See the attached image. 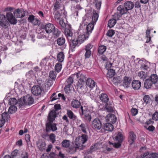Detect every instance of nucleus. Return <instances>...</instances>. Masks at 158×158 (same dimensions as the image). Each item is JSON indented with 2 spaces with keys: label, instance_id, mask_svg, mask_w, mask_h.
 <instances>
[{
  "label": "nucleus",
  "instance_id": "1",
  "mask_svg": "<svg viewBox=\"0 0 158 158\" xmlns=\"http://www.w3.org/2000/svg\"><path fill=\"white\" fill-rule=\"evenodd\" d=\"M76 77L78 79V84H77V89L79 90H81L83 93H85L87 91V86L85 85V81H86V79H85V76L80 73H77Z\"/></svg>",
  "mask_w": 158,
  "mask_h": 158
},
{
  "label": "nucleus",
  "instance_id": "2",
  "mask_svg": "<svg viewBox=\"0 0 158 158\" xmlns=\"http://www.w3.org/2000/svg\"><path fill=\"white\" fill-rule=\"evenodd\" d=\"M79 111L80 115H84L85 119L89 122H90L93 118L92 115L95 114L94 112L91 113L85 106H81Z\"/></svg>",
  "mask_w": 158,
  "mask_h": 158
},
{
  "label": "nucleus",
  "instance_id": "3",
  "mask_svg": "<svg viewBox=\"0 0 158 158\" xmlns=\"http://www.w3.org/2000/svg\"><path fill=\"white\" fill-rule=\"evenodd\" d=\"M123 136L122 133L120 132H118L116 134V135L114 138V140L117 141L118 143H112L109 141V143L110 144H112L113 146L115 148H120L121 145V143L123 142Z\"/></svg>",
  "mask_w": 158,
  "mask_h": 158
},
{
  "label": "nucleus",
  "instance_id": "4",
  "mask_svg": "<svg viewBox=\"0 0 158 158\" xmlns=\"http://www.w3.org/2000/svg\"><path fill=\"white\" fill-rule=\"evenodd\" d=\"M83 149V147L80 146L75 140L74 142L72 143L71 145L69 148L68 151L70 154H72L75 153L78 150H82Z\"/></svg>",
  "mask_w": 158,
  "mask_h": 158
},
{
  "label": "nucleus",
  "instance_id": "5",
  "mask_svg": "<svg viewBox=\"0 0 158 158\" xmlns=\"http://www.w3.org/2000/svg\"><path fill=\"white\" fill-rule=\"evenodd\" d=\"M32 94L36 96H41L43 94L44 90L42 87L39 85H34L31 89Z\"/></svg>",
  "mask_w": 158,
  "mask_h": 158
},
{
  "label": "nucleus",
  "instance_id": "6",
  "mask_svg": "<svg viewBox=\"0 0 158 158\" xmlns=\"http://www.w3.org/2000/svg\"><path fill=\"white\" fill-rule=\"evenodd\" d=\"M88 139V135L85 134H82L81 136L77 137L75 140L76 142H77L80 146L83 148L84 147L83 146V144L87 141Z\"/></svg>",
  "mask_w": 158,
  "mask_h": 158
},
{
  "label": "nucleus",
  "instance_id": "7",
  "mask_svg": "<svg viewBox=\"0 0 158 158\" xmlns=\"http://www.w3.org/2000/svg\"><path fill=\"white\" fill-rule=\"evenodd\" d=\"M73 81V79L71 76L67 79L66 82V85L64 88V90L66 93H69V91L72 90L73 89L72 84Z\"/></svg>",
  "mask_w": 158,
  "mask_h": 158
},
{
  "label": "nucleus",
  "instance_id": "8",
  "mask_svg": "<svg viewBox=\"0 0 158 158\" xmlns=\"http://www.w3.org/2000/svg\"><path fill=\"white\" fill-rule=\"evenodd\" d=\"M92 126L96 130H100L102 127V122L99 119L94 118L92 122Z\"/></svg>",
  "mask_w": 158,
  "mask_h": 158
},
{
  "label": "nucleus",
  "instance_id": "9",
  "mask_svg": "<svg viewBox=\"0 0 158 158\" xmlns=\"http://www.w3.org/2000/svg\"><path fill=\"white\" fill-rule=\"evenodd\" d=\"M9 24L7 21L5 16L3 14L0 15V25L3 28H7L9 26Z\"/></svg>",
  "mask_w": 158,
  "mask_h": 158
},
{
  "label": "nucleus",
  "instance_id": "10",
  "mask_svg": "<svg viewBox=\"0 0 158 158\" xmlns=\"http://www.w3.org/2000/svg\"><path fill=\"white\" fill-rule=\"evenodd\" d=\"M52 123L53 122L49 121L46 123V130L47 132H49L51 131H54L57 130V128L56 124Z\"/></svg>",
  "mask_w": 158,
  "mask_h": 158
},
{
  "label": "nucleus",
  "instance_id": "11",
  "mask_svg": "<svg viewBox=\"0 0 158 158\" xmlns=\"http://www.w3.org/2000/svg\"><path fill=\"white\" fill-rule=\"evenodd\" d=\"M55 27L53 24L48 23L45 24L43 28L46 33L49 34L53 32L55 29Z\"/></svg>",
  "mask_w": 158,
  "mask_h": 158
},
{
  "label": "nucleus",
  "instance_id": "12",
  "mask_svg": "<svg viewBox=\"0 0 158 158\" xmlns=\"http://www.w3.org/2000/svg\"><path fill=\"white\" fill-rule=\"evenodd\" d=\"M6 15L8 22L10 24H15L17 23V21L12 13L11 12L7 13Z\"/></svg>",
  "mask_w": 158,
  "mask_h": 158
},
{
  "label": "nucleus",
  "instance_id": "13",
  "mask_svg": "<svg viewBox=\"0 0 158 158\" xmlns=\"http://www.w3.org/2000/svg\"><path fill=\"white\" fill-rule=\"evenodd\" d=\"M15 16L17 18H23L25 15V13L24 10L22 9H16L14 12Z\"/></svg>",
  "mask_w": 158,
  "mask_h": 158
},
{
  "label": "nucleus",
  "instance_id": "14",
  "mask_svg": "<svg viewBox=\"0 0 158 158\" xmlns=\"http://www.w3.org/2000/svg\"><path fill=\"white\" fill-rule=\"evenodd\" d=\"M106 119L107 122L113 124L116 121L117 118L114 114L110 113L106 115Z\"/></svg>",
  "mask_w": 158,
  "mask_h": 158
},
{
  "label": "nucleus",
  "instance_id": "15",
  "mask_svg": "<svg viewBox=\"0 0 158 158\" xmlns=\"http://www.w3.org/2000/svg\"><path fill=\"white\" fill-rule=\"evenodd\" d=\"M136 136L133 131H131L129 133L128 142L130 145L133 144L136 139Z\"/></svg>",
  "mask_w": 158,
  "mask_h": 158
},
{
  "label": "nucleus",
  "instance_id": "16",
  "mask_svg": "<svg viewBox=\"0 0 158 158\" xmlns=\"http://www.w3.org/2000/svg\"><path fill=\"white\" fill-rule=\"evenodd\" d=\"M85 83L86 85L91 89L95 87L96 85L95 82L91 78H88L86 80Z\"/></svg>",
  "mask_w": 158,
  "mask_h": 158
},
{
  "label": "nucleus",
  "instance_id": "17",
  "mask_svg": "<svg viewBox=\"0 0 158 158\" xmlns=\"http://www.w3.org/2000/svg\"><path fill=\"white\" fill-rule=\"evenodd\" d=\"M114 104L112 102H109L106 104L105 109L108 112H113L114 110Z\"/></svg>",
  "mask_w": 158,
  "mask_h": 158
},
{
  "label": "nucleus",
  "instance_id": "18",
  "mask_svg": "<svg viewBox=\"0 0 158 158\" xmlns=\"http://www.w3.org/2000/svg\"><path fill=\"white\" fill-rule=\"evenodd\" d=\"M141 82L139 80H135L132 81L131 85L132 88L135 90H139L141 86Z\"/></svg>",
  "mask_w": 158,
  "mask_h": 158
},
{
  "label": "nucleus",
  "instance_id": "19",
  "mask_svg": "<svg viewBox=\"0 0 158 158\" xmlns=\"http://www.w3.org/2000/svg\"><path fill=\"white\" fill-rule=\"evenodd\" d=\"M23 98L27 105H32L34 102V99L28 95L24 96Z\"/></svg>",
  "mask_w": 158,
  "mask_h": 158
},
{
  "label": "nucleus",
  "instance_id": "20",
  "mask_svg": "<svg viewBox=\"0 0 158 158\" xmlns=\"http://www.w3.org/2000/svg\"><path fill=\"white\" fill-rule=\"evenodd\" d=\"M64 34L66 37L67 38L69 41V40L72 39V38L73 35V33L72 30L68 28L65 29Z\"/></svg>",
  "mask_w": 158,
  "mask_h": 158
},
{
  "label": "nucleus",
  "instance_id": "21",
  "mask_svg": "<svg viewBox=\"0 0 158 158\" xmlns=\"http://www.w3.org/2000/svg\"><path fill=\"white\" fill-rule=\"evenodd\" d=\"M56 111L54 110H52L49 113L48 118V121L53 122L55 120L56 116Z\"/></svg>",
  "mask_w": 158,
  "mask_h": 158
},
{
  "label": "nucleus",
  "instance_id": "22",
  "mask_svg": "<svg viewBox=\"0 0 158 158\" xmlns=\"http://www.w3.org/2000/svg\"><path fill=\"white\" fill-rule=\"evenodd\" d=\"M124 6L127 11L132 9L134 7L133 3L131 1H127L124 3Z\"/></svg>",
  "mask_w": 158,
  "mask_h": 158
},
{
  "label": "nucleus",
  "instance_id": "23",
  "mask_svg": "<svg viewBox=\"0 0 158 158\" xmlns=\"http://www.w3.org/2000/svg\"><path fill=\"white\" fill-rule=\"evenodd\" d=\"M88 129V127L87 125L85 123H81L78 127L79 130L85 134H87V130Z\"/></svg>",
  "mask_w": 158,
  "mask_h": 158
},
{
  "label": "nucleus",
  "instance_id": "24",
  "mask_svg": "<svg viewBox=\"0 0 158 158\" xmlns=\"http://www.w3.org/2000/svg\"><path fill=\"white\" fill-rule=\"evenodd\" d=\"M100 101L103 103L107 102L109 100V98L107 94L104 93H102L99 96Z\"/></svg>",
  "mask_w": 158,
  "mask_h": 158
},
{
  "label": "nucleus",
  "instance_id": "25",
  "mask_svg": "<svg viewBox=\"0 0 158 158\" xmlns=\"http://www.w3.org/2000/svg\"><path fill=\"white\" fill-rule=\"evenodd\" d=\"M131 81V78L125 76L123 78V85L124 87L127 88L129 86Z\"/></svg>",
  "mask_w": 158,
  "mask_h": 158
},
{
  "label": "nucleus",
  "instance_id": "26",
  "mask_svg": "<svg viewBox=\"0 0 158 158\" xmlns=\"http://www.w3.org/2000/svg\"><path fill=\"white\" fill-rule=\"evenodd\" d=\"M105 131H112L114 129V126L110 123H107L104 124L103 127Z\"/></svg>",
  "mask_w": 158,
  "mask_h": 158
},
{
  "label": "nucleus",
  "instance_id": "27",
  "mask_svg": "<svg viewBox=\"0 0 158 158\" xmlns=\"http://www.w3.org/2000/svg\"><path fill=\"white\" fill-rule=\"evenodd\" d=\"M94 24L92 23H90L87 25L86 27V34L87 35H89L93 30Z\"/></svg>",
  "mask_w": 158,
  "mask_h": 158
},
{
  "label": "nucleus",
  "instance_id": "28",
  "mask_svg": "<svg viewBox=\"0 0 158 158\" xmlns=\"http://www.w3.org/2000/svg\"><path fill=\"white\" fill-rule=\"evenodd\" d=\"M71 105L73 108L77 109L81 106V103L78 100L73 99L71 103Z\"/></svg>",
  "mask_w": 158,
  "mask_h": 158
},
{
  "label": "nucleus",
  "instance_id": "29",
  "mask_svg": "<svg viewBox=\"0 0 158 158\" xmlns=\"http://www.w3.org/2000/svg\"><path fill=\"white\" fill-rule=\"evenodd\" d=\"M70 45L73 46V48H74L76 46H79L80 44H79V42L78 41L77 38L73 39V38H72L71 40H69V41Z\"/></svg>",
  "mask_w": 158,
  "mask_h": 158
},
{
  "label": "nucleus",
  "instance_id": "30",
  "mask_svg": "<svg viewBox=\"0 0 158 158\" xmlns=\"http://www.w3.org/2000/svg\"><path fill=\"white\" fill-rule=\"evenodd\" d=\"M117 10L118 12L121 15L126 14L127 13V10L122 5L119 6L117 8Z\"/></svg>",
  "mask_w": 158,
  "mask_h": 158
},
{
  "label": "nucleus",
  "instance_id": "31",
  "mask_svg": "<svg viewBox=\"0 0 158 158\" xmlns=\"http://www.w3.org/2000/svg\"><path fill=\"white\" fill-rule=\"evenodd\" d=\"M149 79L154 84L156 83L158 80V77L156 74H152L150 76Z\"/></svg>",
  "mask_w": 158,
  "mask_h": 158
},
{
  "label": "nucleus",
  "instance_id": "32",
  "mask_svg": "<svg viewBox=\"0 0 158 158\" xmlns=\"http://www.w3.org/2000/svg\"><path fill=\"white\" fill-rule=\"evenodd\" d=\"M98 18V12H96V11L94 10L93 12L92 16V23L95 24L97 21Z\"/></svg>",
  "mask_w": 158,
  "mask_h": 158
},
{
  "label": "nucleus",
  "instance_id": "33",
  "mask_svg": "<svg viewBox=\"0 0 158 158\" xmlns=\"http://www.w3.org/2000/svg\"><path fill=\"white\" fill-rule=\"evenodd\" d=\"M67 114L68 117L73 120H75L77 118V117L74 114L73 112L70 110H67Z\"/></svg>",
  "mask_w": 158,
  "mask_h": 158
},
{
  "label": "nucleus",
  "instance_id": "34",
  "mask_svg": "<svg viewBox=\"0 0 158 158\" xmlns=\"http://www.w3.org/2000/svg\"><path fill=\"white\" fill-rule=\"evenodd\" d=\"M61 145L64 148H69L70 145V141L69 140H64L61 142Z\"/></svg>",
  "mask_w": 158,
  "mask_h": 158
},
{
  "label": "nucleus",
  "instance_id": "35",
  "mask_svg": "<svg viewBox=\"0 0 158 158\" xmlns=\"http://www.w3.org/2000/svg\"><path fill=\"white\" fill-rule=\"evenodd\" d=\"M154 84L149 79H147L144 82V87L147 89H149L151 87L152 85Z\"/></svg>",
  "mask_w": 158,
  "mask_h": 158
},
{
  "label": "nucleus",
  "instance_id": "36",
  "mask_svg": "<svg viewBox=\"0 0 158 158\" xmlns=\"http://www.w3.org/2000/svg\"><path fill=\"white\" fill-rule=\"evenodd\" d=\"M96 149L95 145H93L91 146L89 149H88L85 151V154L86 155H88L91 154L93 152L95 151Z\"/></svg>",
  "mask_w": 158,
  "mask_h": 158
},
{
  "label": "nucleus",
  "instance_id": "37",
  "mask_svg": "<svg viewBox=\"0 0 158 158\" xmlns=\"http://www.w3.org/2000/svg\"><path fill=\"white\" fill-rule=\"evenodd\" d=\"M80 44L86 40V37L84 34L79 35L77 38Z\"/></svg>",
  "mask_w": 158,
  "mask_h": 158
},
{
  "label": "nucleus",
  "instance_id": "38",
  "mask_svg": "<svg viewBox=\"0 0 158 158\" xmlns=\"http://www.w3.org/2000/svg\"><path fill=\"white\" fill-rule=\"evenodd\" d=\"M115 74V71L114 69H109L107 74V77L110 78H112Z\"/></svg>",
  "mask_w": 158,
  "mask_h": 158
},
{
  "label": "nucleus",
  "instance_id": "39",
  "mask_svg": "<svg viewBox=\"0 0 158 158\" xmlns=\"http://www.w3.org/2000/svg\"><path fill=\"white\" fill-rule=\"evenodd\" d=\"M148 76L147 73L143 71H141L138 73V76L142 80H144Z\"/></svg>",
  "mask_w": 158,
  "mask_h": 158
},
{
  "label": "nucleus",
  "instance_id": "40",
  "mask_svg": "<svg viewBox=\"0 0 158 158\" xmlns=\"http://www.w3.org/2000/svg\"><path fill=\"white\" fill-rule=\"evenodd\" d=\"M56 42L58 45L61 46L64 44L65 39L63 37H60L56 40Z\"/></svg>",
  "mask_w": 158,
  "mask_h": 158
},
{
  "label": "nucleus",
  "instance_id": "41",
  "mask_svg": "<svg viewBox=\"0 0 158 158\" xmlns=\"http://www.w3.org/2000/svg\"><path fill=\"white\" fill-rule=\"evenodd\" d=\"M64 56L63 52H59L57 56L58 61L60 62H62L64 60Z\"/></svg>",
  "mask_w": 158,
  "mask_h": 158
},
{
  "label": "nucleus",
  "instance_id": "42",
  "mask_svg": "<svg viewBox=\"0 0 158 158\" xmlns=\"http://www.w3.org/2000/svg\"><path fill=\"white\" fill-rule=\"evenodd\" d=\"M116 23V19H110L108 22V26L110 28H111L114 26Z\"/></svg>",
  "mask_w": 158,
  "mask_h": 158
},
{
  "label": "nucleus",
  "instance_id": "43",
  "mask_svg": "<svg viewBox=\"0 0 158 158\" xmlns=\"http://www.w3.org/2000/svg\"><path fill=\"white\" fill-rule=\"evenodd\" d=\"M106 47L104 45H101L99 47L98 53L100 54H102L106 50Z\"/></svg>",
  "mask_w": 158,
  "mask_h": 158
},
{
  "label": "nucleus",
  "instance_id": "44",
  "mask_svg": "<svg viewBox=\"0 0 158 158\" xmlns=\"http://www.w3.org/2000/svg\"><path fill=\"white\" fill-rule=\"evenodd\" d=\"M17 100L15 98H10L9 100V104L11 106L15 105L17 103Z\"/></svg>",
  "mask_w": 158,
  "mask_h": 158
},
{
  "label": "nucleus",
  "instance_id": "45",
  "mask_svg": "<svg viewBox=\"0 0 158 158\" xmlns=\"http://www.w3.org/2000/svg\"><path fill=\"white\" fill-rule=\"evenodd\" d=\"M17 107L15 105L11 106L9 109L8 112L10 114L14 113L17 110Z\"/></svg>",
  "mask_w": 158,
  "mask_h": 158
},
{
  "label": "nucleus",
  "instance_id": "46",
  "mask_svg": "<svg viewBox=\"0 0 158 158\" xmlns=\"http://www.w3.org/2000/svg\"><path fill=\"white\" fill-rule=\"evenodd\" d=\"M56 73L54 71H51L49 73V77L53 80H55L56 77Z\"/></svg>",
  "mask_w": 158,
  "mask_h": 158
},
{
  "label": "nucleus",
  "instance_id": "47",
  "mask_svg": "<svg viewBox=\"0 0 158 158\" xmlns=\"http://www.w3.org/2000/svg\"><path fill=\"white\" fill-rule=\"evenodd\" d=\"M10 117L9 115L6 112H4L2 114V120L5 121L8 120Z\"/></svg>",
  "mask_w": 158,
  "mask_h": 158
},
{
  "label": "nucleus",
  "instance_id": "48",
  "mask_svg": "<svg viewBox=\"0 0 158 158\" xmlns=\"http://www.w3.org/2000/svg\"><path fill=\"white\" fill-rule=\"evenodd\" d=\"M19 106L20 108L21 109H24L26 106H27L26 103H25V102L24 100V99L23 98L22 100H21L19 103Z\"/></svg>",
  "mask_w": 158,
  "mask_h": 158
},
{
  "label": "nucleus",
  "instance_id": "49",
  "mask_svg": "<svg viewBox=\"0 0 158 158\" xmlns=\"http://www.w3.org/2000/svg\"><path fill=\"white\" fill-rule=\"evenodd\" d=\"M60 31L58 29L56 28L55 27V29L52 32L55 37H58L60 35Z\"/></svg>",
  "mask_w": 158,
  "mask_h": 158
},
{
  "label": "nucleus",
  "instance_id": "50",
  "mask_svg": "<svg viewBox=\"0 0 158 158\" xmlns=\"http://www.w3.org/2000/svg\"><path fill=\"white\" fill-rule=\"evenodd\" d=\"M61 17V15L59 12H57L56 13L55 15V18L57 22H58V21L63 19Z\"/></svg>",
  "mask_w": 158,
  "mask_h": 158
},
{
  "label": "nucleus",
  "instance_id": "51",
  "mask_svg": "<svg viewBox=\"0 0 158 158\" xmlns=\"http://www.w3.org/2000/svg\"><path fill=\"white\" fill-rule=\"evenodd\" d=\"M62 68V64L60 63H57L56 64L55 67V69L56 71L57 72H59L61 70Z\"/></svg>",
  "mask_w": 158,
  "mask_h": 158
},
{
  "label": "nucleus",
  "instance_id": "52",
  "mask_svg": "<svg viewBox=\"0 0 158 158\" xmlns=\"http://www.w3.org/2000/svg\"><path fill=\"white\" fill-rule=\"evenodd\" d=\"M95 6L97 9H100L101 5V0H94Z\"/></svg>",
  "mask_w": 158,
  "mask_h": 158
},
{
  "label": "nucleus",
  "instance_id": "53",
  "mask_svg": "<svg viewBox=\"0 0 158 158\" xmlns=\"http://www.w3.org/2000/svg\"><path fill=\"white\" fill-rule=\"evenodd\" d=\"M93 47V45L91 44H88L85 47L84 50L85 51L91 52V49Z\"/></svg>",
  "mask_w": 158,
  "mask_h": 158
},
{
  "label": "nucleus",
  "instance_id": "54",
  "mask_svg": "<svg viewBox=\"0 0 158 158\" xmlns=\"http://www.w3.org/2000/svg\"><path fill=\"white\" fill-rule=\"evenodd\" d=\"M143 100L146 104L149 103L151 101V98L148 95H145L143 98Z\"/></svg>",
  "mask_w": 158,
  "mask_h": 158
},
{
  "label": "nucleus",
  "instance_id": "55",
  "mask_svg": "<svg viewBox=\"0 0 158 158\" xmlns=\"http://www.w3.org/2000/svg\"><path fill=\"white\" fill-rule=\"evenodd\" d=\"M61 6V5L59 2H56L54 4V10H59Z\"/></svg>",
  "mask_w": 158,
  "mask_h": 158
},
{
  "label": "nucleus",
  "instance_id": "56",
  "mask_svg": "<svg viewBox=\"0 0 158 158\" xmlns=\"http://www.w3.org/2000/svg\"><path fill=\"white\" fill-rule=\"evenodd\" d=\"M58 23H59L62 29H65V28L66 27V24L64 22L63 19L58 21Z\"/></svg>",
  "mask_w": 158,
  "mask_h": 158
},
{
  "label": "nucleus",
  "instance_id": "57",
  "mask_svg": "<svg viewBox=\"0 0 158 158\" xmlns=\"http://www.w3.org/2000/svg\"><path fill=\"white\" fill-rule=\"evenodd\" d=\"M122 16V15H121V14H120L118 12L115 13L113 15L114 19H116V21L117 20H118Z\"/></svg>",
  "mask_w": 158,
  "mask_h": 158
},
{
  "label": "nucleus",
  "instance_id": "58",
  "mask_svg": "<svg viewBox=\"0 0 158 158\" xmlns=\"http://www.w3.org/2000/svg\"><path fill=\"white\" fill-rule=\"evenodd\" d=\"M152 118L153 120L157 121L158 120V112L156 111L153 114Z\"/></svg>",
  "mask_w": 158,
  "mask_h": 158
},
{
  "label": "nucleus",
  "instance_id": "59",
  "mask_svg": "<svg viewBox=\"0 0 158 158\" xmlns=\"http://www.w3.org/2000/svg\"><path fill=\"white\" fill-rule=\"evenodd\" d=\"M131 111L132 116H135L138 113V110L133 108L131 109Z\"/></svg>",
  "mask_w": 158,
  "mask_h": 158
},
{
  "label": "nucleus",
  "instance_id": "60",
  "mask_svg": "<svg viewBox=\"0 0 158 158\" xmlns=\"http://www.w3.org/2000/svg\"><path fill=\"white\" fill-rule=\"evenodd\" d=\"M120 81V78L118 77H114L112 80V81L114 83H119Z\"/></svg>",
  "mask_w": 158,
  "mask_h": 158
},
{
  "label": "nucleus",
  "instance_id": "61",
  "mask_svg": "<svg viewBox=\"0 0 158 158\" xmlns=\"http://www.w3.org/2000/svg\"><path fill=\"white\" fill-rule=\"evenodd\" d=\"M18 150H14L11 154L10 157L11 158H15L16 156L17 155Z\"/></svg>",
  "mask_w": 158,
  "mask_h": 158
},
{
  "label": "nucleus",
  "instance_id": "62",
  "mask_svg": "<svg viewBox=\"0 0 158 158\" xmlns=\"http://www.w3.org/2000/svg\"><path fill=\"white\" fill-rule=\"evenodd\" d=\"M50 139L52 143H54L56 141L55 139V135L53 134L52 133L50 135Z\"/></svg>",
  "mask_w": 158,
  "mask_h": 158
},
{
  "label": "nucleus",
  "instance_id": "63",
  "mask_svg": "<svg viewBox=\"0 0 158 158\" xmlns=\"http://www.w3.org/2000/svg\"><path fill=\"white\" fill-rule=\"evenodd\" d=\"M115 32L112 30H109L107 32L106 34L107 35L110 37H111L114 34Z\"/></svg>",
  "mask_w": 158,
  "mask_h": 158
},
{
  "label": "nucleus",
  "instance_id": "64",
  "mask_svg": "<svg viewBox=\"0 0 158 158\" xmlns=\"http://www.w3.org/2000/svg\"><path fill=\"white\" fill-rule=\"evenodd\" d=\"M149 156L151 158L158 157V154L156 152H152L149 154Z\"/></svg>",
  "mask_w": 158,
  "mask_h": 158
}]
</instances>
